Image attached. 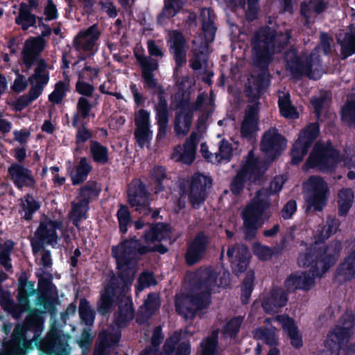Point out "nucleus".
Masks as SVG:
<instances>
[{
  "instance_id": "38",
  "label": "nucleus",
  "mask_w": 355,
  "mask_h": 355,
  "mask_svg": "<svg viewBox=\"0 0 355 355\" xmlns=\"http://www.w3.org/2000/svg\"><path fill=\"white\" fill-rule=\"evenodd\" d=\"M150 178L154 184V192L159 193L166 189V184L169 181L166 168L162 166H155L150 172Z\"/></svg>"
},
{
  "instance_id": "36",
  "label": "nucleus",
  "mask_w": 355,
  "mask_h": 355,
  "mask_svg": "<svg viewBox=\"0 0 355 355\" xmlns=\"http://www.w3.org/2000/svg\"><path fill=\"white\" fill-rule=\"evenodd\" d=\"M37 16L30 12L27 3L22 2L19 4V14L15 18V23L21 26L23 31H27L30 27L36 28Z\"/></svg>"
},
{
  "instance_id": "45",
  "label": "nucleus",
  "mask_w": 355,
  "mask_h": 355,
  "mask_svg": "<svg viewBox=\"0 0 355 355\" xmlns=\"http://www.w3.org/2000/svg\"><path fill=\"white\" fill-rule=\"evenodd\" d=\"M121 338V333L120 331L101 332L98 337L99 347L103 350L113 347L119 343Z\"/></svg>"
},
{
  "instance_id": "15",
  "label": "nucleus",
  "mask_w": 355,
  "mask_h": 355,
  "mask_svg": "<svg viewBox=\"0 0 355 355\" xmlns=\"http://www.w3.org/2000/svg\"><path fill=\"white\" fill-rule=\"evenodd\" d=\"M174 108V132L178 137H184L189 132L193 123L192 103L189 96H181Z\"/></svg>"
},
{
  "instance_id": "32",
  "label": "nucleus",
  "mask_w": 355,
  "mask_h": 355,
  "mask_svg": "<svg viewBox=\"0 0 355 355\" xmlns=\"http://www.w3.org/2000/svg\"><path fill=\"white\" fill-rule=\"evenodd\" d=\"M89 202V200L80 198L78 202L71 203L69 218L76 227H79L80 222L87 218Z\"/></svg>"
},
{
  "instance_id": "1",
  "label": "nucleus",
  "mask_w": 355,
  "mask_h": 355,
  "mask_svg": "<svg viewBox=\"0 0 355 355\" xmlns=\"http://www.w3.org/2000/svg\"><path fill=\"white\" fill-rule=\"evenodd\" d=\"M148 225L149 230L142 236L146 243H161L171 239L172 229L169 224L156 223ZM168 250V248L162 243L155 244L153 247L144 245L134 236L123 239L117 245L113 246L112 254L116 259L117 269L132 271L133 260L139 256L155 252L164 254Z\"/></svg>"
},
{
  "instance_id": "11",
  "label": "nucleus",
  "mask_w": 355,
  "mask_h": 355,
  "mask_svg": "<svg viewBox=\"0 0 355 355\" xmlns=\"http://www.w3.org/2000/svg\"><path fill=\"white\" fill-rule=\"evenodd\" d=\"M213 180L210 176L200 172L194 173L189 178L182 179L179 184H184L189 193V201L191 207L198 209L205 202L207 189L212 187Z\"/></svg>"
},
{
  "instance_id": "46",
  "label": "nucleus",
  "mask_w": 355,
  "mask_h": 355,
  "mask_svg": "<svg viewBox=\"0 0 355 355\" xmlns=\"http://www.w3.org/2000/svg\"><path fill=\"white\" fill-rule=\"evenodd\" d=\"M254 272L249 270L247 272L241 285V302L243 304H247L254 290Z\"/></svg>"
},
{
  "instance_id": "47",
  "label": "nucleus",
  "mask_w": 355,
  "mask_h": 355,
  "mask_svg": "<svg viewBox=\"0 0 355 355\" xmlns=\"http://www.w3.org/2000/svg\"><path fill=\"white\" fill-rule=\"evenodd\" d=\"M79 315L81 321L85 325L91 326L93 324L96 312L91 308L89 302L85 298L80 300Z\"/></svg>"
},
{
  "instance_id": "34",
  "label": "nucleus",
  "mask_w": 355,
  "mask_h": 355,
  "mask_svg": "<svg viewBox=\"0 0 355 355\" xmlns=\"http://www.w3.org/2000/svg\"><path fill=\"white\" fill-rule=\"evenodd\" d=\"M353 324H350L349 327L337 326L334 330L329 332L326 340L327 345L332 343L338 348H340L342 345L349 341L351 335V329Z\"/></svg>"
},
{
  "instance_id": "24",
  "label": "nucleus",
  "mask_w": 355,
  "mask_h": 355,
  "mask_svg": "<svg viewBox=\"0 0 355 355\" xmlns=\"http://www.w3.org/2000/svg\"><path fill=\"white\" fill-rule=\"evenodd\" d=\"M67 343L62 340L60 332L53 329L41 343L40 348L48 355H67Z\"/></svg>"
},
{
  "instance_id": "49",
  "label": "nucleus",
  "mask_w": 355,
  "mask_h": 355,
  "mask_svg": "<svg viewBox=\"0 0 355 355\" xmlns=\"http://www.w3.org/2000/svg\"><path fill=\"white\" fill-rule=\"evenodd\" d=\"M23 324L28 331L40 332L42 329L43 320L37 311L35 310L27 315Z\"/></svg>"
},
{
  "instance_id": "25",
  "label": "nucleus",
  "mask_w": 355,
  "mask_h": 355,
  "mask_svg": "<svg viewBox=\"0 0 355 355\" xmlns=\"http://www.w3.org/2000/svg\"><path fill=\"white\" fill-rule=\"evenodd\" d=\"M258 103L248 106L241 125V135L248 140L252 139L259 130Z\"/></svg>"
},
{
  "instance_id": "50",
  "label": "nucleus",
  "mask_w": 355,
  "mask_h": 355,
  "mask_svg": "<svg viewBox=\"0 0 355 355\" xmlns=\"http://www.w3.org/2000/svg\"><path fill=\"white\" fill-rule=\"evenodd\" d=\"M15 245V242L11 239H8L1 244L2 247L0 249V265L4 266L6 270L12 268L10 255Z\"/></svg>"
},
{
  "instance_id": "54",
  "label": "nucleus",
  "mask_w": 355,
  "mask_h": 355,
  "mask_svg": "<svg viewBox=\"0 0 355 355\" xmlns=\"http://www.w3.org/2000/svg\"><path fill=\"white\" fill-rule=\"evenodd\" d=\"M135 142L140 148L146 144L150 143L153 137V132L150 127H136L134 132Z\"/></svg>"
},
{
  "instance_id": "19",
  "label": "nucleus",
  "mask_w": 355,
  "mask_h": 355,
  "mask_svg": "<svg viewBox=\"0 0 355 355\" xmlns=\"http://www.w3.org/2000/svg\"><path fill=\"white\" fill-rule=\"evenodd\" d=\"M8 175L15 187L19 190L33 188L36 180L31 169L23 164L13 162L8 168Z\"/></svg>"
},
{
  "instance_id": "7",
  "label": "nucleus",
  "mask_w": 355,
  "mask_h": 355,
  "mask_svg": "<svg viewBox=\"0 0 355 355\" xmlns=\"http://www.w3.org/2000/svg\"><path fill=\"white\" fill-rule=\"evenodd\" d=\"M284 59L286 69L293 78L300 80L306 76L310 80H317L314 77L313 67L315 62L321 61L319 55L313 52L310 54L298 53L295 48L291 47L285 51Z\"/></svg>"
},
{
  "instance_id": "22",
  "label": "nucleus",
  "mask_w": 355,
  "mask_h": 355,
  "mask_svg": "<svg viewBox=\"0 0 355 355\" xmlns=\"http://www.w3.org/2000/svg\"><path fill=\"white\" fill-rule=\"evenodd\" d=\"M158 92V102L155 106L156 120L158 125L157 139L158 140L166 138L168 125V103L165 96V91L159 87Z\"/></svg>"
},
{
  "instance_id": "4",
  "label": "nucleus",
  "mask_w": 355,
  "mask_h": 355,
  "mask_svg": "<svg viewBox=\"0 0 355 355\" xmlns=\"http://www.w3.org/2000/svg\"><path fill=\"white\" fill-rule=\"evenodd\" d=\"M274 195L270 187L262 188L256 192V196L251 204L245 207L242 212L243 220V231L245 238L252 240L257 236L258 230L263 225V216L268 220L270 215H264L265 211L270 207L269 197Z\"/></svg>"
},
{
  "instance_id": "40",
  "label": "nucleus",
  "mask_w": 355,
  "mask_h": 355,
  "mask_svg": "<svg viewBox=\"0 0 355 355\" xmlns=\"http://www.w3.org/2000/svg\"><path fill=\"white\" fill-rule=\"evenodd\" d=\"M98 98L99 95L96 94L93 101H90L86 97H79L78 98L76 103V112L80 115L81 119L85 120L91 115L93 117L94 116V114H91V112L92 109L98 104Z\"/></svg>"
},
{
  "instance_id": "9",
  "label": "nucleus",
  "mask_w": 355,
  "mask_h": 355,
  "mask_svg": "<svg viewBox=\"0 0 355 355\" xmlns=\"http://www.w3.org/2000/svg\"><path fill=\"white\" fill-rule=\"evenodd\" d=\"M211 302V294L204 291L187 293L181 299H176L175 306L177 313L186 320H193L197 313L207 309Z\"/></svg>"
},
{
  "instance_id": "13",
  "label": "nucleus",
  "mask_w": 355,
  "mask_h": 355,
  "mask_svg": "<svg viewBox=\"0 0 355 355\" xmlns=\"http://www.w3.org/2000/svg\"><path fill=\"white\" fill-rule=\"evenodd\" d=\"M127 201L130 207L144 216L152 212L150 207L149 192L140 179H133L127 189Z\"/></svg>"
},
{
  "instance_id": "58",
  "label": "nucleus",
  "mask_w": 355,
  "mask_h": 355,
  "mask_svg": "<svg viewBox=\"0 0 355 355\" xmlns=\"http://www.w3.org/2000/svg\"><path fill=\"white\" fill-rule=\"evenodd\" d=\"M260 339L263 340L264 343L272 347H276L278 345V339L275 333L268 328H259L257 329Z\"/></svg>"
},
{
  "instance_id": "43",
  "label": "nucleus",
  "mask_w": 355,
  "mask_h": 355,
  "mask_svg": "<svg viewBox=\"0 0 355 355\" xmlns=\"http://www.w3.org/2000/svg\"><path fill=\"white\" fill-rule=\"evenodd\" d=\"M200 355H217L218 347V332L214 330L211 335L202 340Z\"/></svg>"
},
{
  "instance_id": "12",
  "label": "nucleus",
  "mask_w": 355,
  "mask_h": 355,
  "mask_svg": "<svg viewBox=\"0 0 355 355\" xmlns=\"http://www.w3.org/2000/svg\"><path fill=\"white\" fill-rule=\"evenodd\" d=\"M320 132V125L318 122L308 123L300 132L298 138L291 150V164L298 165L302 162L309 148L318 138Z\"/></svg>"
},
{
  "instance_id": "3",
  "label": "nucleus",
  "mask_w": 355,
  "mask_h": 355,
  "mask_svg": "<svg viewBox=\"0 0 355 355\" xmlns=\"http://www.w3.org/2000/svg\"><path fill=\"white\" fill-rule=\"evenodd\" d=\"M336 232L327 224L324 225L314 245L307 247L305 252L300 253L297 263L304 268L311 267V272L314 277H321L338 261L343 250L341 241L334 240L327 245L318 247Z\"/></svg>"
},
{
  "instance_id": "20",
  "label": "nucleus",
  "mask_w": 355,
  "mask_h": 355,
  "mask_svg": "<svg viewBox=\"0 0 355 355\" xmlns=\"http://www.w3.org/2000/svg\"><path fill=\"white\" fill-rule=\"evenodd\" d=\"M101 32L97 24H93L85 30L80 31L72 42L76 51L85 52L92 51L97 41L99 40Z\"/></svg>"
},
{
  "instance_id": "26",
  "label": "nucleus",
  "mask_w": 355,
  "mask_h": 355,
  "mask_svg": "<svg viewBox=\"0 0 355 355\" xmlns=\"http://www.w3.org/2000/svg\"><path fill=\"white\" fill-rule=\"evenodd\" d=\"M51 284L50 278H45L42 276L39 277V293L36 299V304L49 312H53L55 310L56 299L51 296Z\"/></svg>"
},
{
  "instance_id": "42",
  "label": "nucleus",
  "mask_w": 355,
  "mask_h": 355,
  "mask_svg": "<svg viewBox=\"0 0 355 355\" xmlns=\"http://www.w3.org/2000/svg\"><path fill=\"white\" fill-rule=\"evenodd\" d=\"M67 82L59 80L55 84L53 91L49 95V101L53 104H60L69 90V78L66 77Z\"/></svg>"
},
{
  "instance_id": "56",
  "label": "nucleus",
  "mask_w": 355,
  "mask_h": 355,
  "mask_svg": "<svg viewBox=\"0 0 355 355\" xmlns=\"http://www.w3.org/2000/svg\"><path fill=\"white\" fill-rule=\"evenodd\" d=\"M99 72V68L92 67L88 65L87 63H85L83 68L78 70L76 73L78 80L93 83L98 78Z\"/></svg>"
},
{
  "instance_id": "8",
  "label": "nucleus",
  "mask_w": 355,
  "mask_h": 355,
  "mask_svg": "<svg viewBox=\"0 0 355 355\" xmlns=\"http://www.w3.org/2000/svg\"><path fill=\"white\" fill-rule=\"evenodd\" d=\"M264 173L265 171L258 159L252 155H249L247 159L241 163L230 182L232 193L236 196H240L248 182L249 185L259 183L263 180Z\"/></svg>"
},
{
  "instance_id": "30",
  "label": "nucleus",
  "mask_w": 355,
  "mask_h": 355,
  "mask_svg": "<svg viewBox=\"0 0 355 355\" xmlns=\"http://www.w3.org/2000/svg\"><path fill=\"white\" fill-rule=\"evenodd\" d=\"M335 276L340 282H347L355 278V248L339 264Z\"/></svg>"
},
{
  "instance_id": "14",
  "label": "nucleus",
  "mask_w": 355,
  "mask_h": 355,
  "mask_svg": "<svg viewBox=\"0 0 355 355\" xmlns=\"http://www.w3.org/2000/svg\"><path fill=\"white\" fill-rule=\"evenodd\" d=\"M306 202L315 211H321L326 206L329 194L327 182L318 175H311L307 181Z\"/></svg>"
},
{
  "instance_id": "27",
  "label": "nucleus",
  "mask_w": 355,
  "mask_h": 355,
  "mask_svg": "<svg viewBox=\"0 0 355 355\" xmlns=\"http://www.w3.org/2000/svg\"><path fill=\"white\" fill-rule=\"evenodd\" d=\"M311 272V268L309 269ZM305 272L291 273L284 282V287L289 293L295 292L296 290L309 291L314 284V278Z\"/></svg>"
},
{
  "instance_id": "28",
  "label": "nucleus",
  "mask_w": 355,
  "mask_h": 355,
  "mask_svg": "<svg viewBox=\"0 0 355 355\" xmlns=\"http://www.w3.org/2000/svg\"><path fill=\"white\" fill-rule=\"evenodd\" d=\"M287 301V294L282 288L272 289L263 300L261 306L266 313L272 314L284 307Z\"/></svg>"
},
{
  "instance_id": "2",
  "label": "nucleus",
  "mask_w": 355,
  "mask_h": 355,
  "mask_svg": "<svg viewBox=\"0 0 355 355\" xmlns=\"http://www.w3.org/2000/svg\"><path fill=\"white\" fill-rule=\"evenodd\" d=\"M116 275L110 277L101 292L97 303V311L102 315L111 313L117 305L119 311L115 324L119 328L126 327L134 318V308L130 296L126 295L134 280L133 271L118 269Z\"/></svg>"
},
{
  "instance_id": "51",
  "label": "nucleus",
  "mask_w": 355,
  "mask_h": 355,
  "mask_svg": "<svg viewBox=\"0 0 355 355\" xmlns=\"http://www.w3.org/2000/svg\"><path fill=\"white\" fill-rule=\"evenodd\" d=\"M26 328L22 325H17L11 335V342L15 345L22 344L25 349H28L31 345V342L26 340Z\"/></svg>"
},
{
  "instance_id": "55",
  "label": "nucleus",
  "mask_w": 355,
  "mask_h": 355,
  "mask_svg": "<svg viewBox=\"0 0 355 355\" xmlns=\"http://www.w3.org/2000/svg\"><path fill=\"white\" fill-rule=\"evenodd\" d=\"M242 318L234 317L226 322L223 327V334L225 337L234 338L240 331L242 324Z\"/></svg>"
},
{
  "instance_id": "5",
  "label": "nucleus",
  "mask_w": 355,
  "mask_h": 355,
  "mask_svg": "<svg viewBox=\"0 0 355 355\" xmlns=\"http://www.w3.org/2000/svg\"><path fill=\"white\" fill-rule=\"evenodd\" d=\"M340 162V151L330 139L318 141L304 163L302 169L305 171L316 169L322 173H332Z\"/></svg>"
},
{
  "instance_id": "60",
  "label": "nucleus",
  "mask_w": 355,
  "mask_h": 355,
  "mask_svg": "<svg viewBox=\"0 0 355 355\" xmlns=\"http://www.w3.org/2000/svg\"><path fill=\"white\" fill-rule=\"evenodd\" d=\"M159 306L160 302L157 294L153 292L148 293L143 304L145 311L149 315H153L159 308Z\"/></svg>"
},
{
  "instance_id": "52",
  "label": "nucleus",
  "mask_w": 355,
  "mask_h": 355,
  "mask_svg": "<svg viewBox=\"0 0 355 355\" xmlns=\"http://www.w3.org/2000/svg\"><path fill=\"white\" fill-rule=\"evenodd\" d=\"M340 115L343 121L355 128V101H347L342 107Z\"/></svg>"
},
{
  "instance_id": "44",
  "label": "nucleus",
  "mask_w": 355,
  "mask_h": 355,
  "mask_svg": "<svg viewBox=\"0 0 355 355\" xmlns=\"http://www.w3.org/2000/svg\"><path fill=\"white\" fill-rule=\"evenodd\" d=\"M25 202H22L21 207L24 211L23 218L27 221L33 220V214L37 211L41 207V203L36 200L32 194L27 193L24 196Z\"/></svg>"
},
{
  "instance_id": "6",
  "label": "nucleus",
  "mask_w": 355,
  "mask_h": 355,
  "mask_svg": "<svg viewBox=\"0 0 355 355\" xmlns=\"http://www.w3.org/2000/svg\"><path fill=\"white\" fill-rule=\"evenodd\" d=\"M277 39L276 31L269 27L257 32L252 39L254 64L258 68L267 69L272 61Z\"/></svg>"
},
{
  "instance_id": "10",
  "label": "nucleus",
  "mask_w": 355,
  "mask_h": 355,
  "mask_svg": "<svg viewBox=\"0 0 355 355\" xmlns=\"http://www.w3.org/2000/svg\"><path fill=\"white\" fill-rule=\"evenodd\" d=\"M63 222L62 220H52L48 216L43 215L37 227L34 237L31 240V245L33 254L44 250L45 245H52L58 239L57 230H62Z\"/></svg>"
},
{
  "instance_id": "41",
  "label": "nucleus",
  "mask_w": 355,
  "mask_h": 355,
  "mask_svg": "<svg viewBox=\"0 0 355 355\" xmlns=\"http://www.w3.org/2000/svg\"><path fill=\"white\" fill-rule=\"evenodd\" d=\"M278 107L281 115L284 117L291 119H296L299 117V114L296 107L293 105L288 93L279 97Z\"/></svg>"
},
{
  "instance_id": "29",
  "label": "nucleus",
  "mask_w": 355,
  "mask_h": 355,
  "mask_svg": "<svg viewBox=\"0 0 355 355\" xmlns=\"http://www.w3.org/2000/svg\"><path fill=\"white\" fill-rule=\"evenodd\" d=\"M195 288L198 291L212 293L217 281V273L211 268H200L195 275Z\"/></svg>"
},
{
  "instance_id": "57",
  "label": "nucleus",
  "mask_w": 355,
  "mask_h": 355,
  "mask_svg": "<svg viewBox=\"0 0 355 355\" xmlns=\"http://www.w3.org/2000/svg\"><path fill=\"white\" fill-rule=\"evenodd\" d=\"M341 59L345 60L355 53V41L345 33L343 40L340 42Z\"/></svg>"
},
{
  "instance_id": "63",
  "label": "nucleus",
  "mask_w": 355,
  "mask_h": 355,
  "mask_svg": "<svg viewBox=\"0 0 355 355\" xmlns=\"http://www.w3.org/2000/svg\"><path fill=\"white\" fill-rule=\"evenodd\" d=\"M156 280L154 277L153 273L149 272H142L138 279V285L137 289L141 291L146 287H149L152 285L156 284Z\"/></svg>"
},
{
  "instance_id": "21",
  "label": "nucleus",
  "mask_w": 355,
  "mask_h": 355,
  "mask_svg": "<svg viewBox=\"0 0 355 355\" xmlns=\"http://www.w3.org/2000/svg\"><path fill=\"white\" fill-rule=\"evenodd\" d=\"M169 52L173 55L176 67H182L187 62V41L182 32L174 30L170 34Z\"/></svg>"
},
{
  "instance_id": "61",
  "label": "nucleus",
  "mask_w": 355,
  "mask_h": 355,
  "mask_svg": "<svg viewBox=\"0 0 355 355\" xmlns=\"http://www.w3.org/2000/svg\"><path fill=\"white\" fill-rule=\"evenodd\" d=\"M101 192V189L98 187L96 181H89L85 185L82 187L80 189V197L83 199H87L90 201L89 194L98 196Z\"/></svg>"
},
{
  "instance_id": "35",
  "label": "nucleus",
  "mask_w": 355,
  "mask_h": 355,
  "mask_svg": "<svg viewBox=\"0 0 355 355\" xmlns=\"http://www.w3.org/2000/svg\"><path fill=\"white\" fill-rule=\"evenodd\" d=\"M182 7V0H164L162 10L157 17V24L162 25L166 22V19H171L174 17Z\"/></svg>"
},
{
  "instance_id": "48",
  "label": "nucleus",
  "mask_w": 355,
  "mask_h": 355,
  "mask_svg": "<svg viewBox=\"0 0 355 355\" xmlns=\"http://www.w3.org/2000/svg\"><path fill=\"white\" fill-rule=\"evenodd\" d=\"M116 218L119 222L120 232L122 234H125L128 232L129 224L132 223L131 214L127 205L120 204L116 212Z\"/></svg>"
},
{
  "instance_id": "62",
  "label": "nucleus",
  "mask_w": 355,
  "mask_h": 355,
  "mask_svg": "<svg viewBox=\"0 0 355 355\" xmlns=\"http://www.w3.org/2000/svg\"><path fill=\"white\" fill-rule=\"evenodd\" d=\"M93 134L87 127V123L83 121L76 133V144L77 145L85 144L88 140H92Z\"/></svg>"
},
{
  "instance_id": "17",
  "label": "nucleus",
  "mask_w": 355,
  "mask_h": 355,
  "mask_svg": "<svg viewBox=\"0 0 355 355\" xmlns=\"http://www.w3.org/2000/svg\"><path fill=\"white\" fill-rule=\"evenodd\" d=\"M227 257L232 273L239 276L247 270L252 254L249 248L245 244L236 243L227 247Z\"/></svg>"
},
{
  "instance_id": "16",
  "label": "nucleus",
  "mask_w": 355,
  "mask_h": 355,
  "mask_svg": "<svg viewBox=\"0 0 355 355\" xmlns=\"http://www.w3.org/2000/svg\"><path fill=\"white\" fill-rule=\"evenodd\" d=\"M286 144V137L279 132L277 128L271 127L263 133L260 147L262 152L273 161L282 154Z\"/></svg>"
},
{
  "instance_id": "59",
  "label": "nucleus",
  "mask_w": 355,
  "mask_h": 355,
  "mask_svg": "<svg viewBox=\"0 0 355 355\" xmlns=\"http://www.w3.org/2000/svg\"><path fill=\"white\" fill-rule=\"evenodd\" d=\"M75 87L76 92L81 95L80 97H86L87 98L93 96L95 90L94 86L90 83V82L78 79L76 83Z\"/></svg>"
},
{
  "instance_id": "53",
  "label": "nucleus",
  "mask_w": 355,
  "mask_h": 355,
  "mask_svg": "<svg viewBox=\"0 0 355 355\" xmlns=\"http://www.w3.org/2000/svg\"><path fill=\"white\" fill-rule=\"evenodd\" d=\"M135 55L141 68V73L145 72L153 73L158 69V62L157 60L137 53H135Z\"/></svg>"
},
{
  "instance_id": "64",
  "label": "nucleus",
  "mask_w": 355,
  "mask_h": 355,
  "mask_svg": "<svg viewBox=\"0 0 355 355\" xmlns=\"http://www.w3.org/2000/svg\"><path fill=\"white\" fill-rule=\"evenodd\" d=\"M180 335L174 334L165 341L162 350L166 355H173L180 341Z\"/></svg>"
},
{
  "instance_id": "33",
  "label": "nucleus",
  "mask_w": 355,
  "mask_h": 355,
  "mask_svg": "<svg viewBox=\"0 0 355 355\" xmlns=\"http://www.w3.org/2000/svg\"><path fill=\"white\" fill-rule=\"evenodd\" d=\"M354 199V193L351 188H342L338 192V214L345 217L352 208Z\"/></svg>"
},
{
  "instance_id": "31",
  "label": "nucleus",
  "mask_w": 355,
  "mask_h": 355,
  "mask_svg": "<svg viewBox=\"0 0 355 355\" xmlns=\"http://www.w3.org/2000/svg\"><path fill=\"white\" fill-rule=\"evenodd\" d=\"M93 167L88 162L86 157H80L79 162L76 164L70 173V178L73 185H79L83 183L89 174L92 171Z\"/></svg>"
},
{
  "instance_id": "37",
  "label": "nucleus",
  "mask_w": 355,
  "mask_h": 355,
  "mask_svg": "<svg viewBox=\"0 0 355 355\" xmlns=\"http://www.w3.org/2000/svg\"><path fill=\"white\" fill-rule=\"evenodd\" d=\"M282 322L284 330L286 331L291 340V345L295 349L302 347L303 345L302 337L299 333L294 320L289 316H286L282 319Z\"/></svg>"
},
{
  "instance_id": "23",
  "label": "nucleus",
  "mask_w": 355,
  "mask_h": 355,
  "mask_svg": "<svg viewBox=\"0 0 355 355\" xmlns=\"http://www.w3.org/2000/svg\"><path fill=\"white\" fill-rule=\"evenodd\" d=\"M46 40L42 37H31L24 43L22 50V59L25 66L30 69L44 49Z\"/></svg>"
},
{
  "instance_id": "39",
  "label": "nucleus",
  "mask_w": 355,
  "mask_h": 355,
  "mask_svg": "<svg viewBox=\"0 0 355 355\" xmlns=\"http://www.w3.org/2000/svg\"><path fill=\"white\" fill-rule=\"evenodd\" d=\"M89 153L95 163L105 165L109 162V149L99 141H89Z\"/></svg>"
},
{
  "instance_id": "18",
  "label": "nucleus",
  "mask_w": 355,
  "mask_h": 355,
  "mask_svg": "<svg viewBox=\"0 0 355 355\" xmlns=\"http://www.w3.org/2000/svg\"><path fill=\"white\" fill-rule=\"evenodd\" d=\"M209 244V236L204 231L197 233L187 244L184 254L187 265L191 266L200 262L205 255Z\"/></svg>"
}]
</instances>
